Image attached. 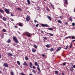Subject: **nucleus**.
Segmentation results:
<instances>
[{
	"label": "nucleus",
	"mask_w": 75,
	"mask_h": 75,
	"mask_svg": "<svg viewBox=\"0 0 75 75\" xmlns=\"http://www.w3.org/2000/svg\"><path fill=\"white\" fill-rule=\"evenodd\" d=\"M65 24H66L67 25H68V23L67 22H66L65 23H64Z\"/></svg>",
	"instance_id": "obj_32"
},
{
	"label": "nucleus",
	"mask_w": 75,
	"mask_h": 75,
	"mask_svg": "<svg viewBox=\"0 0 75 75\" xmlns=\"http://www.w3.org/2000/svg\"><path fill=\"white\" fill-rule=\"evenodd\" d=\"M57 22L59 24H62V21L60 20H58Z\"/></svg>",
	"instance_id": "obj_13"
},
{
	"label": "nucleus",
	"mask_w": 75,
	"mask_h": 75,
	"mask_svg": "<svg viewBox=\"0 0 75 75\" xmlns=\"http://www.w3.org/2000/svg\"><path fill=\"white\" fill-rule=\"evenodd\" d=\"M70 69L71 70V71H72V72H73V71H74V69L73 68V67H70Z\"/></svg>",
	"instance_id": "obj_11"
},
{
	"label": "nucleus",
	"mask_w": 75,
	"mask_h": 75,
	"mask_svg": "<svg viewBox=\"0 0 75 75\" xmlns=\"http://www.w3.org/2000/svg\"><path fill=\"white\" fill-rule=\"evenodd\" d=\"M47 17L48 19L50 20V21H51L52 20L51 19V18L50 16H47Z\"/></svg>",
	"instance_id": "obj_10"
},
{
	"label": "nucleus",
	"mask_w": 75,
	"mask_h": 75,
	"mask_svg": "<svg viewBox=\"0 0 75 75\" xmlns=\"http://www.w3.org/2000/svg\"><path fill=\"white\" fill-rule=\"evenodd\" d=\"M19 26H20V27H23V25H22V24H21V23H19Z\"/></svg>",
	"instance_id": "obj_23"
},
{
	"label": "nucleus",
	"mask_w": 75,
	"mask_h": 75,
	"mask_svg": "<svg viewBox=\"0 0 75 75\" xmlns=\"http://www.w3.org/2000/svg\"><path fill=\"white\" fill-rule=\"evenodd\" d=\"M61 47H59L58 48V49L59 50H61Z\"/></svg>",
	"instance_id": "obj_52"
},
{
	"label": "nucleus",
	"mask_w": 75,
	"mask_h": 75,
	"mask_svg": "<svg viewBox=\"0 0 75 75\" xmlns=\"http://www.w3.org/2000/svg\"><path fill=\"white\" fill-rule=\"evenodd\" d=\"M41 25L42 26V27H49V26L47 24H41Z\"/></svg>",
	"instance_id": "obj_6"
},
{
	"label": "nucleus",
	"mask_w": 75,
	"mask_h": 75,
	"mask_svg": "<svg viewBox=\"0 0 75 75\" xmlns=\"http://www.w3.org/2000/svg\"><path fill=\"white\" fill-rule=\"evenodd\" d=\"M59 17H60V18H61V19H62V17L61 16H60Z\"/></svg>",
	"instance_id": "obj_56"
},
{
	"label": "nucleus",
	"mask_w": 75,
	"mask_h": 75,
	"mask_svg": "<svg viewBox=\"0 0 75 75\" xmlns=\"http://www.w3.org/2000/svg\"><path fill=\"white\" fill-rule=\"evenodd\" d=\"M48 30H51V31H52V30H53L54 29H53L52 28H48Z\"/></svg>",
	"instance_id": "obj_20"
},
{
	"label": "nucleus",
	"mask_w": 75,
	"mask_h": 75,
	"mask_svg": "<svg viewBox=\"0 0 75 75\" xmlns=\"http://www.w3.org/2000/svg\"><path fill=\"white\" fill-rule=\"evenodd\" d=\"M37 10H40V7H39V6H37Z\"/></svg>",
	"instance_id": "obj_31"
},
{
	"label": "nucleus",
	"mask_w": 75,
	"mask_h": 75,
	"mask_svg": "<svg viewBox=\"0 0 75 75\" xmlns=\"http://www.w3.org/2000/svg\"><path fill=\"white\" fill-rule=\"evenodd\" d=\"M42 56H43V57H45V55H44V54H42Z\"/></svg>",
	"instance_id": "obj_47"
},
{
	"label": "nucleus",
	"mask_w": 75,
	"mask_h": 75,
	"mask_svg": "<svg viewBox=\"0 0 75 75\" xmlns=\"http://www.w3.org/2000/svg\"><path fill=\"white\" fill-rule=\"evenodd\" d=\"M74 41H75V40H73L72 42H74Z\"/></svg>",
	"instance_id": "obj_64"
},
{
	"label": "nucleus",
	"mask_w": 75,
	"mask_h": 75,
	"mask_svg": "<svg viewBox=\"0 0 75 75\" xmlns=\"http://www.w3.org/2000/svg\"><path fill=\"white\" fill-rule=\"evenodd\" d=\"M69 38H72V36H68Z\"/></svg>",
	"instance_id": "obj_40"
},
{
	"label": "nucleus",
	"mask_w": 75,
	"mask_h": 75,
	"mask_svg": "<svg viewBox=\"0 0 75 75\" xmlns=\"http://www.w3.org/2000/svg\"><path fill=\"white\" fill-rule=\"evenodd\" d=\"M71 38H72V39H75V36H71Z\"/></svg>",
	"instance_id": "obj_39"
},
{
	"label": "nucleus",
	"mask_w": 75,
	"mask_h": 75,
	"mask_svg": "<svg viewBox=\"0 0 75 75\" xmlns=\"http://www.w3.org/2000/svg\"><path fill=\"white\" fill-rule=\"evenodd\" d=\"M3 31H4V32H6V30L4 29H3Z\"/></svg>",
	"instance_id": "obj_46"
},
{
	"label": "nucleus",
	"mask_w": 75,
	"mask_h": 75,
	"mask_svg": "<svg viewBox=\"0 0 75 75\" xmlns=\"http://www.w3.org/2000/svg\"><path fill=\"white\" fill-rule=\"evenodd\" d=\"M50 51H54V48H51L50 49Z\"/></svg>",
	"instance_id": "obj_25"
},
{
	"label": "nucleus",
	"mask_w": 75,
	"mask_h": 75,
	"mask_svg": "<svg viewBox=\"0 0 75 75\" xmlns=\"http://www.w3.org/2000/svg\"><path fill=\"white\" fill-rule=\"evenodd\" d=\"M6 42L8 43H10V42H11V40L9 39L8 40L6 41Z\"/></svg>",
	"instance_id": "obj_17"
},
{
	"label": "nucleus",
	"mask_w": 75,
	"mask_h": 75,
	"mask_svg": "<svg viewBox=\"0 0 75 75\" xmlns=\"http://www.w3.org/2000/svg\"><path fill=\"white\" fill-rule=\"evenodd\" d=\"M32 51L33 52L35 53L36 52V50L34 48H32Z\"/></svg>",
	"instance_id": "obj_9"
},
{
	"label": "nucleus",
	"mask_w": 75,
	"mask_h": 75,
	"mask_svg": "<svg viewBox=\"0 0 75 75\" xmlns=\"http://www.w3.org/2000/svg\"><path fill=\"white\" fill-rule=\"evenodd\" d=\"M27 1L28 4H31V2H30V0H27Z\"/></svg>",
	"instance_id": "obj_15"
},
{
	"label": "nucleus",
	"mask_w": 75,
	"mask_h": 75,
	"mask_svg": "<svg viewBox=\"0 0 75 75\" xmlns=\"http://www.w3.org/2000/svg\"><path fill=\"white\" fill-rule=\"evenodd\" d=\"M14 27H15V28H17L18 27L17 26H15Z\"/></svg>",
	"instance_id": "obj_59"
},
{
	"label": "nucleus",
	"mask_w": 75,
	"mask_h": 75,
	"mask_svg": "<svg viewBox=\"0 0 75 75\" xmlns=\"http://www.w3.org/2000/svg\"><path fill=\"white\" fill-rule=\"evenodd\" d=\"M11 16H12V17H13V16H14V15H13V14L12 13H11Z\"/></svg>",
	"instance_id": "obj_49"
},
{
	"label": "nucleus",
	"mask_w": 75,
	"mask_h": 75,
	"mask_svg": "<svg viewBox=\"0 0 75 75\" xmlns=\"http://www.w3.org/2000/svg\"><path fill=\"white\" fill-rule=\"evenodd\" d=\"M23 65L24 66H28V64H27L26 62H24L23 64Z\"/></svg>",
	"instance_id": "obj_8"
},
{
	"label": "nucleus",
	"mask_w": 75,
	"mask_h": 75,
	"mask_svg": "<svg viewBox=\"0 0 75 75\" xmlns=\"http://www.w3.org/2000/svg\"><path fill=\"white\" fill-rule=\"evenodd\" d=\"M10 20L12 21H14V20H13V19L12 18H11Z\"/></svg>",
	"instance_id": "obj_48"
},
{
	"label": "nucleus",
	"mask_w": 75,
	"mask_h": 75,
	"mask_svg": "<svg viewBox=\"0 0 75 75\" xmlns=\"http://www.w3.org/2000/svg\"><path fill=\"white\" fill-rule=\"evenodd\" d=\"M25 60H28V57H25Z\"/></svg>",
	"instance_id": "obj_33"
},
{
	"label": "nucleus",
	"mask_w": 75,
	"mask_h": 75,
	"mask_svg": "<svg viewBox=\"0 0 75 75\" xmlns=\"http://www.w3.org/2000/svg\"><path fill=\"white\" fill-rule=\"evenodd\" d=\"M43 38L45 40H47V38L46 37H43Z\"/></svg>",
	"instance_id": "obj_42"
},
{
	"label": "nucleus",
	"mask_w": 75,
	"mask_h": 75,
	"mask_svg": "<svg viewBox=\"0 0 75 75\" xmlns=\"http://www.w3.org/2000/svg\"><path fill=\"white\" fill-rule=\"evenodd\" d=\"M8 55H9V56H13V54H11V53H9L8 54Z\"/></svg>",
	"instance_id": "obj_26"
},
{
	"label": "nucleus",
	"mask_w": 75,
	"mask_h": 75,
	"mask_svg": "<svg viewBox=\"0 0 75 75\" xmlns=\"http://www.w3.org/2000/svg\"><path fill=\"white\" fill-rule=\"evenodd\" d=\"M1 54L0 53V59H1Z\"/></svg>",
	"instance_id": "obj_51"
},
{
	"label": "nucleus",
	"mask_w": 75,
	"mask_h": 75,
	"mask_svg": "<svg viewBox=\"0 0 75 75\" xmlns=\"http://www.w3.org/2000/svg\"><path fill=\"white\" fill-rule=\"evenodd\" d=\"M26 35H27V36H28V37H31V35L28 34H26Z\"/></svg>",
	"instance_id": "obj_21"
},
{
	"label": "nucleus",
	"mask_w": 75,
	"mask_h": 75,
	"mask_svg": "<svg viewBox=\"0 0 75 75\" xmlns=\"http://www.w3.org/2000/svg\"><path fill=\"white\" fill-rule=\"evenodd\" d=\"M60 50H59L58 49L56 51L57 52H58V51H59Z\"/></svg>",
	"instance_id": "obj_53"
},
{
	"label": "nucleus",
	"mask_w": 75,
	"mask_h": 75,
	"mask_svg": "<svg viewBox=\"0 0 75 75\" xmlns=\"http://www.w3.org/2000/svg\"><path fill=\"white\" fill-rule=\"evenodd\" d=\"M55 74V75H58V71H54Z\"/></svg>",
	"instance_id": "obj_18"
},
{
	"label": "nucleus",
	"mask_w": 75,
	"mask_h": 75,
	"mask_svg": "<svg viewBox=\"0 0 75 75\" xmlns=\"http://www.w3.org/2000/svg\"><path fill=\"white\" fill-rule=\"evenodd\" d=\"M72 25H73V27H74V25H75V23H72Z\"/></svg>",
	"instance_id": "obj_37"
},
{
	"label": "nucleus",
	"mask_w": 75,
	"mask_h": 75,
	"mask_svg": "<svg viewBox=\"0 0 75 75\" xmlns=\"http://www.w3.org/2000/svg\"><path fill=\"white\" fill-rule=\"evenodd\" d=\"M0 12L1 13H4V11L3 9H0Z\"/></svg>",
	"instance_id": "obj_12"
},
{
	"label": "nucleus",
	"mask_w": 75,
	"mask_h": 75,
	"mask_svg": "<svg viewBox=\"0 0 75 75\" xmlns=\"http://www.w3.org/2000/svg\"><path fill=\"white\" fill-rule=\"evenodd\" d=\"M38 25H39V24H37L36 25V27H38Z\"/></svg>",
	"instance_id": "obj_45"
},
{
	"label": "nucleus",
	"mask_w": 75,
	"mask_h": 75,
	"mask_svg": "<svg viewBox=\"0 0 75 75\" xmlns=\"http://www.w3.org/2000/svg\"><path fill=\"white\" fill-rule=\"evenodd\" d=\"M46 9H47V11H50V9H49V8H48V7H47V8H46Z\"/></svg>",
	"instance_id": "obj_35"
},
{
	"label": "nucleus",
	"mask_w": 75,
	"mask_h": 75,
	"mask_svg": "<svg viewBox=\"0 0 75 75\" xmlns=\"http://www.w3.org/2000/svg\"><path fill=\"white\" fill-rule=\"evenodd\" d=\"M69 21H71V22H72V21H73V20H72V18H71V17H70L69 18Z\"/></svg>",
	"instance_id": "obj_22"
},
{
	"label": "nucleus",
	"mask_w": 75,
	"mask_h": 75,
	"mask_svg": "<svg viewBox=\"0 0 75 75\" xmlns=\"http://www.w3.org/2000/svg\"><path fill=\"white\" fill-rule=\"evenodd\" d=\"M1 14V13H0V15ZM2 17H3V16H2L0 15V18H2Z\"/></svg>",
	"instance_id": "obj_44"
},
{
	"label": "nucleus",
	"mask_w": 75,
	"mask_h": 75,
	"mask_svg": "<svg viewBox=\"0 0 75 75\" xmlns=\"http://www.w3.org/2000/svg\"><path fill=\"white\" fill-rule=\"evenodd\" d=\"M4 66L5 67H8V66L7 63H4Z\"/></svg>",
	"instance_id": "obj_7"
},
{
	"label": "nucleus",
	"mask_w": 75,
	"mask_h": 75,
	"mask_svg": "<svg viewBox=\"0 0 75 75\" xmlns=\"http://www.w3.org/2000/svg\"><path fill=\"white\" fill-rule=\"evenodd\" d=\"M46 47L47 48H49L50 47V45H46Z\"/></svg>",
	"instance_id": "obj_29"
},
{
	"label": "nucleus",
	"mask_w": 75,
	"mask_h": 75,
	"mask_svg": "<svg viewBox=\"0 0 75 75\" xmlns=\"http://www.w3.org/2000/svg\"><path fill=\"white\" fill-rule=\"evenodd\" d=\"M52 27L54 29H56V28L54 27V26H52Z\"/></svg>",
	"instance_id": "obj_57"
},
{
	"label": "nucleus",
	"mask_w": 75,
	"mask_h": 75,
	"mask_svg": "<svg viewBox=\"0 0 75 75\" xmlns=\"http://www.w3.org/2000/svg\"><path fill=\"white\" fill-rule=\"evenodd\" d=\"M64 3L65 4H68V1L67 0H64Z\"/></svg>",
	"instance_id": "obj_19"
},
{
	"label": "nucleus",
	"mask_w": 75,
	"mask_h": 75,
	"mask_svg": "<svg viewBox=\"0 0 75 75\" xmlns=\"http://www.w3.org/2000/svg\"><path fill=\"white\" fill-rule=\"evenodd\" d=\"M11 75H14V72L13 71H12L10 72Z\"/></svg>",
	"instance_id": "obj_24"
},
{
	"label": "nucleus",
	"mask_w": 75,
	"mask_h": 75,
	"mask_svg": "<svg viewBox=\"0 0 75 75\" xmlns=\"http://www.w3.org/2000/svg\"><path fill=\"white\" fill-rule=\"evenodd\" d=\"M62 75H65V74H64V73H62Z\"/></svg>",
	"instance_id": "obj_61"
},
{
	"label": "nucleus",
	"mask_w": 75,
	"mask_h": 75,
	"mask_svg": "<svg viewBox=\"0 0 75 75\" xmlns=\"http://www.w3.org/2000/svg\"><path fill=\"white\" fill-rule=\"evenodd\" d=\"M49 34L50 35V36H53V34L51 33H49Z\"/></svg>",
	"instance_id": "obj_28"
},
{
	"label": "nucleus",
	"mask_w": 75,
	"mask_h": 75,
	"mask_svg": "<svg viewBox=\"0 0 75 75\" xmlns=\"http://www.w3.org/2000/svg\"><path fill=\"white\" fill-rule=\"evenodd\" d=\"M4 10L7 14H8L10 13V9L5 8L4 9Z\"/></svg>",
	"instance_id": "obj_4"
},
{
	"label": "nucleus",
	"mask_w": 75,
	"mask_h": 75,
	"mask_svg": "<svg viewBox=\"0 0 75 75\" xmlns=\"http://www.w3.org/2000/svg\"><path fill=\"white\" fill-rule=\"evenodd\" d=\"M13 40L16 43H18V39H17V38L16 37H15V36H13Z\"/></svg>",
	"instance_id": "obj_3"
},
{
	"label": "nucleus",
	"mask_w": 75,
	"mask_h": 75,
	"mask_svg": "<svg viewBox=\"0 0 75 75\" xmlns=\"http://www.w3.org/2000/svg\"><path fill=\"white\" fill-rule=\"evenodd\" d=\"M73 68H75V65H74L73 66Z\"/></svg>",
	"instance_id": "obj_55"
},
{
	"label": "nucleus",
	"mask_w": 75,
	"mask_h": 75,
	"mask_svg": "<svg viewBox=\"0 0 75 75\" xmlns=\"http://www.w3.org/2000/svg\"><path fill=\"white\" fill-rule=\"evenodd\" d=\"M72 43H71L69 47L70 48H71V47H72Z\"/></svg>",
	"instance_id": "obj_36"
},
{
	"label": "nucleus",
	"mask_w": 75,
	"mask_h": 75,
	"mask_svg": "<svg viewBox=\"0 0 75 75\" xmlns=\"http://www.w3.org/2000/svg\"><path fill=\"white\" fill-rule=\"evenodd\" d=\"M32 66H33V64H32V63L31 62H29V67L30 68H33V69H35V67L34 66H33V67H32Z\"/></svg>",
	"instance_id": "obj_2"
},
{
	"label": "nucleus",
	"mask_w": 75,
	"mask_h": 75,
	"mask_svg": "<svg viewBox=\"0 0 75 75\" xmlns=\"http://www.w3.org/2000/svg\"><path fill=\"white\" fill-rule=\"evenodd\" d=\"M35 23H36V22H37V21L36 20L34 21Z\"/></svg>",
	"instance_id": "obj_62"
},
{
	"label": "nucleus",
	"mask_w": 75,
	"mask_h": 75,
	"mask_svg": "<svg viewBox=\"0 0 75 75\" xmlns=\"http://www.w3.org/2000/svg\"><path fill=\"white\" fill-rule=\"evenodd\" d=\"M68 48V46L67 45L66 46V48H65V50H67V48Z\"/></svg>",
	"instance_id": "obj_34"
},
{
	"label": "nucleus",
	"mask_w": 75,
	"mask_h": 75,
	"mask_svg": "<svg viewBox=\"0 0 75 75\" xmlns=\"http://www.w3.org/2000/svg\"><path fill=\"white\" fill-rule=\"evenodd\" d=\"M26 19L27 21H30V20L31 19V18H30V16H29L28 15H27Z\"/></svg>",
	"instance_id": "obj_5"
},
{
	"label": "nucleus",
	"mask_w": 75,
	"mask_h": 75,
	"mask_svg": "<svg viewBox=\"0 0 75 75\" xmlns=\"http://www.w3.org/2000/svg\"><path fill=\"white\" fill-rule=\"evenodd\" d=\"M52 8H53V9H54V10L55 9V8H54V6H52Z\"/></svg>",
	"instance_id": "obj_60"
},
{
	"label": "nucleus",
	"mask_w": 75,
	"mask_h": 75,
	"mask_svg": "<svg viewBox=\"0 0 75 75\" xmlns=\"http://www.w3.org/2000/svg\"><path fill=\"white\" fill-rule=\"evenodd\" d=\"M17 63L18 64V65H20V62L19 61H17Z\"/></svg>",
	"instance_id": "obj_30"
},
{
	"label": "nucleus",
	"mask_w": 75,
	"mask_h": 75,
	"mask_svg": "<svg viewBox=\"0 0 75 75\" xmlns=\"http://www.w3.org/2000/svg\"><path fill=\"white\" fill-rule=\"evenodd\" d=\"M17 10H19V11H22V10H21V8H16Z\"/></svg>",
	"instance_id": "obj_16"
},
{
	"label": "nucleus",
	"mask_w": 75,
	"mask_h": 75,
	"mask_svg": "<svg viewBox=\"0 0 75 75\" xmlns=\"http://www.w3.org/2000/svg\"><path fill=\"white\" fill-rule=\"evenodd\" d=\"M44 33V32H43V31H41V33Z\"/></svg>",
	"instance_id": "obj_63"
},
{
	"label": "nucleus",
	"mask_w": 75,
	"mask_h": 75,
	"mask_svg": "<svg viewBox=\"0 0 75 75\" xmlns=\"http://www.w3.org/2000/svg\"><path fill=\"white\" fill-rule=\"evenodd\" d=\"M33 72V73H36V71L35 70H33L32 71Z\"/></svg>",
	"instance_id": "obj_43"
},
{
	"label": "nucleus",
	"mask_w": 75,
	"mask_h": 75,
	"mask_svg": "<svg viewBox=\"0 0 75 75\" xmlns=\"http://www.w3.org/2000/svg\"><path fill=\"white\" fill-rule=\"evenodd\" d=\"M34 45L35 48L37 49V45Z\"/></svg>",
	"instance_id": "obj_27"
},
{
	"label": "nucleus",
	"mask_w": 75,
	"mask_h": 75,
	"mask_svg": "<svg viewBox=\"0 0 75 75\" xmlns=\"http://www.w3.org/2000/svg\"><path fill=\"white\" fill-rule=\"evenodd\" d=\"M3 19L4 21H7V18L5 17H3Z\"/></svg>",
	"instance_id": "obj_14"
},
{
	"label": "nucleus",
	"mask_w": 75,
	"mask_h": 75,
	"mask_svg": "<svg viewBox=\"0 0 75 75\" xmlns=\"http://www.w3.org/2000/svg\"><path fill=\"white\" fill-rule=\"evenodd\" d=\"M20 74L21 75H25V74H24L23 73H20Z\"/></svg>",
	"instance_id": "obj_38"
},
{
	"label": "nucleus",
	"mask_w": 75,
	"mask_h": 75,
	"mask_svg": "<svg viewBox=\"0 0 75 75\" xmlns=\"http://www.w3.org/2000/svg\"><path fill=\"white\" fill-rule=\"evenodd\" d=\"M66 69H67L68 70V71H69V69H68L67 67H66Z\"/></svg>",
	"instance_id": "obj_58"
},
{
	"label": "nucleus",
	"mask_w": 75,
	"mask_h": 75,
	"mask_svg": "<svg viewBox=\"0 0 75 75\" xmlns=\"http://www.w3.org/2000/svg\"><path fill=\"white\" fill-rule=\"evenodd\" d=\"M35 65H37V68L38 69V70L40 72H41V70H40V66L37 63V62H35Z\"/></svg>",
	"instance_id": "obj_1"
},
{
	"label": "nucleus",
	"mask_w": 75,
	"mask_h": 75,
	"mask_svg": "<svg viewBox=\"0 0 75 75\" xmlns=\"http://www.w3.org/2000/svg\"><path fill=\"white\" fill-rule=\"evenodd\" d=\"M13 46H15V45H16V44L13 43Z\"/></svg>",
	"instance_id": "obj_50"
},
{
	"label": "nucleus",
	"mask_w": 75,
	"mask_h": 75,
	"mask_svg": "<svg viewBox=\"0 0 75 75\" xmlns=\"http://www.w3.org/2000/svg\"><path fill=\"white\" fill-rule=\"evenodd\" d=\"M65 65H66V62H64V63H63V65L64 66Z\"/></svg>",
	"instance_id": "obj_41"
},
{
	"label": "nucleus",
	"mask_w": 75,
	"mask_h": 75,
	"mask_svg": "<svg viewBox=\"0 0 75 75\" xmlns=\"http://www.w3.org/2000/svg\"><path fill=\"white\" fill-rule=\"evenodd\" d=\"M68 38H68V37H66V38H65V39H68Z\"/></svg>",
	"instance_id": "obj_54"
}]
</instances>
